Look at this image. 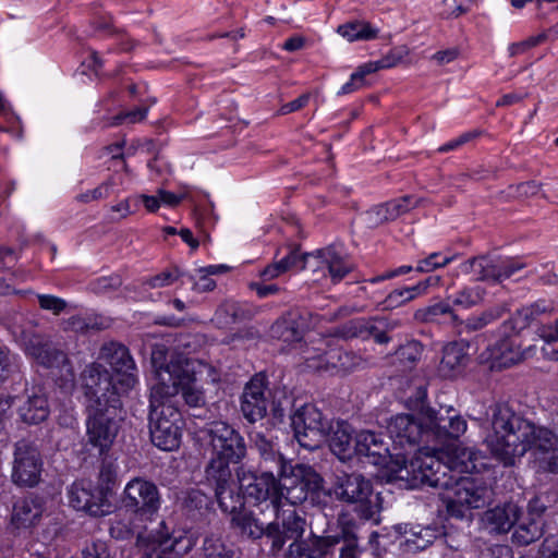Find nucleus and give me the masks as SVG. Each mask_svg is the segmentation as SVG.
I'll use <instances>...</instances> for the list:
<instances>
[{"label": "nucleus", "instance_id": "nucleus-17", "mask_svg": "<svg viewBox=\"0 0 558 558\" xmlns=\"http://www.w3.org/2000/svg\"><path fill=\"white\" fill-rule=\"evenodd\" d=\"M268 377L264 372L255 374L245 384L241 396V412L250 423H256L267 415L268 400Z\"/></svg>", "mask_w": 558, "mask_h": 558}, {"label": "nucleus", "instance_id": "nucleus-51", "mask_svg": "<svg viewBox=\"0 0 558 558\" xmlns=\"http://www.w3.org/2000/svg\"><path fill=\"white\" fill-rule=\"evenodd\" d=\"M366 219L369 226L377 227L388 221L396 220L395 215L392 214L391 207L389 203H384L377 206H374L366 213Z\"/></svg>", "mask_w": 558, "mask_h": 558}, {"label": "nucleus", "instance_id": "nucleus-15", "mask_svg": "<svg viewBox=\"0 0 558 558\" xmlns=\"http://www.w3.org/2000/svg\"><path fill=\"white\" fill-rule=\"evenodd\" d=\"M99 359L112 369L122 391H129L137 383L136 365L129 349L119 342L105 343L100 349Z\"/></svg>", "mask_w": 558, "mask_h": 558}, {"label": "nucleus", "instance_id": "nucleus-35", "mask_svg": "<svg viewBox=\"0 0 558 558\" xmlns=\"http://www.w3.org/2000/svg\"><path fill=\"white\" fill-rule=\"evenodd\" d=\"M230 463L217 457L210 458L205 469V477L208 486L214 488H228L234 482Z\"/></svg>", "mask_w": 558, "mask_h": 558}, {"label": "nucleus", "instance_id": "nucleus-7", "mask_svg": "<svg viewBox=\"0 0 558 558\" xmlns=\"http://www.w3.org/2000/svg\"><path fill=\"white\" fill-rule=\"evenodd\" d=\"M86 435L88 442L97 448L100 456H105L111 449L123 421L122 401L112 397L108 403H87Z\"/></svg>", "mask_w": 558, "mask_h": 558}, {"label": "nucleus", "instance_id": "nucleus-38", "mask_svg": "<svg viewBox=\"0 0 558 558\" xmlns=\"http://www.w3.org/2000/svg\"><path fill=\"white\" fill-rule=\"evenodd\" d=\"M268 392L271 396L270 415L274 424L282 423L287 414L292 410L293 397L281 389H276L274 392L268 390Z\"/></svg>", "mask_w": 558, "mask_h": 558}, {"label": "nucleus", "instance_id": "nucleus-63", "mask_svg": "<svg viewBox=\"0 0 558 558\" xmlns=\"http://www.w3.org/2000/svg\"><path fill=\"white\" fill-rule=\"evenodd\" d=\"M15 368L14 356L10 354L9 350L0 347V378L2 380L8 378Z\"/></svg>", "mask_w": 558, "mask_h": 558}, {"label": "nucleus", "instance_id": "nucleus-6", "mask_svg": "<svg viewBox=\"0 0 558 558\" xmlns=\"http://www.w3.org/2000/svg\"><path fill=\"white\" fill-rule=\"evenodd\" d=\"M254 448L260 457V469L272 470L278 481L277 488H324V478L314 468L292 464L279 451L278 444L262 433H256Z\"/></svg>", "mask_w": 558, "mask_h": 558}, {"label": "nucleus", "instance_id": "nucleus-26", "mask_svg": "<svg viewBox=\"0 0 558 558\" xmlns=\"http://www.w3.org/2000/svg\"><path fill=\"white\" fill-rule=\"evenodd\" d=\"M17 414L26 425H38L45 422L50 415L48 397L40 389L26 393V399L17 408Z\"/></svg>", "mask_w": 558, "mask_h": 558}, {"label": "nucleus", "instance_id": "nucleus-49", "mask_svg": "<svg viewBox=\"0 0 558 558\" xmlns=\"http://www.w3.org/2000/svg\"><path fill=\"white\" fill-rule=\"evenodd\" d=\"M389 329V324L385 318L368 319L365 339L373 338L378 344H387L390 341Z\"/></svg>", "mask_w": 558, "mask_h": 558}, {"label": "nucleus", "instance_id": "nucleus-4", "mask_svg": "<svg viewBox=\"0 0 558 558\" xmlns=\"http://www.w3.org/2000/svg\"><path fill=\"white\" fill-rule=\"evenodd\" d=\"M283 490H279L280 502L278 510L274 507L276 521L267 526L252 511L245 509L231 518L232 526L246 538L257 539L267 535L272 541V550H280L288 539H298L303 535L305 522L296 515L293 509L284 510Z\"/></svg>", "mask_w": 558, "mask_h": 558}, {"label": "nucleus", "instance_id": "nucleus-29", "mask_svg": "<svg viewBox=\"0 0 558 558\" xmlns=\"http://www.w3.org/2000/svg\"><path fill=\"white\" fill-rule=\"evenodd\" d=\"M44 512L41 501L29 495L15 502L12 513V523L16 527H29L34 525Z\"/></svg>", "mask_w": 558, "mask_h": 558}, {"label": "nucleus", "instance_id": "nucleus-41", "mask_svg": "<svg viewBox=\"0 0 558 558\" xmlns=\"http://www.w3.org/2000/svg\"><path fill=\"white\" fill-rule=\"evenodd\" d=\"M536 333L547 343V347L543 348L544 354L550 360L558 361V349L551 345V343L558 342V318L554 324L541 325Z\"/></svg>", "mask_w": 558, "mask_h": 558}, {"label": "nucleus", "instance_id": "nucleus-8", "mask_svg": "<svg viewBox=\"0 0 558 558\" xmlns=\"http://www.w3.org/2000/svg\"><path fill=\"white\" fill-rule=\"evenodd\" d=\"M148 427L154 446L165 451H172L180 446L183 417L178 407L161 399L153 402L149 393Z\"/></svg>", "mask_w": 558, "mask_h": 558}, {"label": "nucleus", "instance_id": "nucleus-62", "mask_svg": "<svg viewBox=\"0 0 558 558\" xmlns=\"http://www.w3.org/2000/svg\"><path fill=\"white\" fill-rule=\"evenodd\" d=\"M198 280H195V278L192 275H185L187 277L189 281L193 284V290L198 293L209 292L213 291L216 288V281L209 277L206 272H201Z\"/></svg>", "mask_w": 558, "mask_h": 558}, {"label": "nucleus", "instance_id": "nucleus-42", "mask_svg": "<svg viewBox=\"0 0 558 558\" xmlns=\"http://www.w3.org/2000/svg\"><path fill=\"white\" fill-rule=\"evenodd\" d=\"M438 316H448L453 324L458 322V315L453 313L448 302L436 303L416 313V317H421L426 323L437 322Z\"/></svg>", "mask_w": 558, "mask_h": 558}, {"label": "nucleus", "instance_id": "nucleus-31", "mask_svg": "<svg viewBox=\"0 0 558 558\" xmlns=\"http://www.w3.org/2000/svg\"><path fill=\"white\" fill-rule=\"evenodd\" d=\"M404 530L405 543L409 548L415 550L425 549L429 544L434 542L440 535L447 536V532L445 526H409L405 524L404 526H399V530Z\"/></svg>", "mask_w": 558, "mask_h": 558}, {"label": "nucleus", "instance_id": "nucleus-14", "mask_svg": "<svg viewBox=\"0 0 558 558\" xmlns=\"http://www.w3.org/2000/svg\"><path fill=\"white\" fill-rule=\"evenodd\" d=\"M355 456L365 457L368 462L380 469L393 470L397 456L393 454V444L389 446V436L371 429H362L354 436Z\"/></svg>", "mask_w": 558, "mask_h": 558}, {"label": "nucleus", "instance_id": "nucleus-21", "mask_svg": "<svg viewBox=\"0 0 558 558\" xmlns=\"http://www.w3.org/2000/svg\"><path fill=\"white\" fill-rule=\"evenodd\" d=\"M194 545L195 542L187 534L159 535L148 539L145 545V558H179L189 553Z\"/></svg>", "mask_w": 558, "mask_h": 558}, {"label": "nucleus", "instance_id": "nucleus-59", "mask_svg": "<svg viewBox=\"0 0 558 558\" xmlns=\"http://www.w3.org/2000/svg\"><path fill=\"white\" fill-rule=\"evenodd\" d=\"M38 303L40 308L50 311L54 315H59L68 306V303L63 299L51 294H38Z\"/></svg>", "mask_w": 558, "mask_h": 558}, {"label": "nucleus", "instance_id": "nucleus-54", "mask_svg": "<svg viewBox=\"0 0 558 558\" xmlns=\"http://www.w3.org/2000/svg\"><path fill=\"white\" fill-rule=\"evenodd\" d=\"M308 254H301L298 247L290 248L288 254L278 260L282 271L286 272L290 269H304Z\"/></svg>", "mask_w": 558, "mask_h": 558}, {"label": "nucleus", "instance_id": "nucleus-16", "mask_svg": "<svg viewBox=\"0 0 558 558\" xmlns=\"http://www.w3.org/2000/svg\"><path fill=\"white\" fill-rule=\"evenodd\" d=\"M218 504L223 512L231 518L244 511L246 506H274L277 510L280 502L279 490H254L245 494V490H216Z\"/></svg>", "mask_w": 558, "mask_h": 558}, {"label": "nucleus", "instance_id": "nucleus-58", "mask_svg": "<svg viewBox=\"0 0 558 558\" xmlns=\"http://www.w3.org/2000/svg\"><path fill=\"white\" fill-rule=\"evenodd\" d=\"M392 214L395 215L396 219L400 217L401 215H404L409 213L411 209L418 206L420 199H415L411 195H404L402 197L391 199L388 202Z\"/></svg>", "mask_w": 558, "mask_h": 558}, {"label": "nucleus", "instance_id": "nucleus-45", "mask_svg": "<svg viewBox=\"0 0 558 558\" xmlns=\"http://www.w3.org/2000/svg\"><path fill=\"white\" fill-rule=\"evenodd\" d=\"M99 487L113 488L121 484L118 475V465L107 458H104L99 469Z\"/></svg>", "mask_w": 558, "mask_h": 558}, {"label": "nucleus", "instance_id": "nucleus-56", "mask_svg": "<svg viewBox=\"0 0 558 558\" xmlns=\"http://www.w3.org/2000/svg\"><path fill=\"white\" fill-rule=\"evenodd\" d=\"M286 558H327L326 553L319 548H310L303 543L294 542L290 545Z\"/></svg>", "mask_w": 558, "mask_h": 558}, {"label": "nucleus", "instance_id": "nucleus-34", "mask_svg": "<svg viewBox=\"0 0 558 558\" xmlns=\"http://www.w3.org/2000/svg\"><path fill=\"white\" fill-rule=\"evenodd\" d=\"M512 542L520 546H526L542 537L544 524L537 518L523 517L514 524Z\"/></svg>", "mask_w": 558, "mask_h": 558}, {"label": "nucleus", "instance_id": "nucleus-3", "mask_svg": "<svg viewBox=\"0 0 558 558\" xmlns=\"http://www.w3.org/2000/svg\"><path fill=\"white\" fill-rule=\"evenodd\" d=\"M426 396H421V415L425 423L426 445L423 450L437 457L447 451L452 454L456 468L461 473H480L485 468L477 450L456 446V441L466 430V421L452 408L435 410L424 404Z\"/></svg>", "mask_w": 558, "mask_h": 558}, {"label": "nucleus", "instance_id": "nucleus-11", "mask_svg": "<svg viewBox=\"0 0 558 558\" xmlns=\"http://www.w3.org/2000/svg\"><path fill=\"white\" fill-rule=\"evenodd\" d=\"M290 418L294 437L303 448L315 450L326 441L330 418L314 404L302 405Z\"/></svg>", "mask_w": 558, "mask_h": 558}, {"label": "nucleus", "instance_id": "nucleus-1", "mask_svg": "<svg viewBox=\"0 0 558 558\" xmlns=\"http://www.w3.org/2000/svg\"><path fill=\"white\" fill-rule=\"evenodd\" d=\"M389 439L393 444V454L397 456L396 469H378L375 474L377 485H395L401 482L400 488H418L427 485L432 488H451L442 469L447 466L438 457L423 450L426 445L425 423L421 411L418 417L412 413H400L391 416L386 425Z\"/></svg>", "mask_w": 558, "mask_h": 558}, {"label": "nucleus", "instance_id": "nucleus-33", "mask_svg": "<svg viewBox=\"0 0 558 558\" xmlns=\"http://www.w3.org/2000/svg\"><path fill=\"white\" fill-rule=\"evenodd\" d=\"M238 488H272L278 487V481L272 470L255 472L244 466L236 469Z\"/></svg>", "mask_w": 558, "mask_h": 558}, {"label": "nucleus", "instance_id": "nucleus-47", "mask_svg": "<svg viewBox=\"0 0 558 558\" xmlns=\"http://www.w3.org/2000/svg\"><path fill=\"white\" fill-rule=\"evenodd\" d=\"M368 320L365 318H355L338 327L336 335L343 339L361 338L365 339Z\"/></svg>", "mask_w": 558, "mask_h": 558}, {"label": "nucleus", "instance_id": "nucleus-39", "mask_svg": "<svg viewBox=\"0 0 558 558\" xmlns=\"http://www.w3.org/2000/svg\"><path fill=\"white\" fill-rule=\"evenodd\" d=\"M338 33L353 41L374 39L377 37L378 31L373 28L369 23L355 21L340 25Z\"/></svg>", "mask_w": 558, "mask_h": 558}, {"label": "nucleus", "instance_id": "nucleus-18", "mask_svg": "<svg viewBox=\"0 0 558 558\" xmlns=\"http://www.w3.org/2000/svg\"><path fill=\"white\" fill-rule=\"evenodd\" d=\"M118 490H69V502L77 511L106 515L117 508Z\"/></svg>", "mask_w": 558, "mask_h": 558}, {"label": "nucleus", "instance_id": "nucleus-48", "mask_svg": "<svg viewBox=\"0 0 558 558\" xmlns=\"http://www.w3.org/2000/svg\"><path fill=\"white\" fill-rule=\"evenodd\" d=\"M484 294L485 290L481 287L464 288L452 298L451 302L452 305L469 308L478 304L483 300Z\"/></svg>", "mask_w": 558, "mask_h": 558}, {"label": "nucleus", "instance_id": "nucleus-12", "mask_svg": "<svg viewBox=\"0 0 558 558\" xmlns=\"http://www.w3.org/2000/svg\"><path fill=\"white\" fill-rule=\"evenodd\" d=\"M44 461L34 440L22 438L14 444L12 482L20 487L34 488L41 480Z\"/></svg>", "mask_w": 558, "mask_h": 558}, {"label": "nucleus", "instance_id": "nucleus-57", "mask_svg": "<svg viewBox=\"0 0 558 558\" xmlns=\"http://www.w3.org/2000/svg\"><path fill=\"white\" fill-rule=\"evenodd\" d=\"M180 277H185V274L181 272L178 268H174L173 270H165L156 276L150 277L145 281V283L150 288H162L170 286Z\"/></svg>", "mask_w": 558, "mask_h": 558}, {"label": "nucleus", "instance_id": "nucleus-43", "mask_svg": "<svg viewBox=\"0 0 558 558\" xmlns=\"http://www.w3.org/2000/svg\"><path fill=\"white\" fill-rule=\"evenodd\" d=\"M369 482L365 481L364 476L356 472H348L344 469H337L335 471V488H368Z\"/></svg>", "mask_w": 558, "mask_h": 558}, {"label": "nucleus", "instance_id": "nucleus-53", "mask_svg": "<svg viewBox=\"0 0 558 558\" xmlns=\"http://www.w3.org/2000/svg\"><path fill=\"white\" fill-rule=\"evenodd\" d=\"M122 286L119 275L104 276L89 283V289L96 294H105L118 290Z\"/></svg>", "mask_w": 558, "mask_h": 558}, {"label": "nucleus", "instance_id": "nucleus-44", "mask_svg": "<svg viewBox=\"0 0 558 558\" xmlns=\"http://www.w3.org/2000/svg\"><path fill=\"white\" fill-rule=\"evenodd\" d=\"M204 553L207 558H236L231 546H227L221 538L209 536L204 542Z\"/></svg>", "mask_w": 558, "mask_h": 558}, {"label": "nucleus", "instance_id": "nucleus-23", "mask_svg": "<svg viewBox=\"0 0 558 558\" xmlns=\"http://www.w3.org/2000/svg\"><path fill=\"white\" fill-rule=\"evenodd\" d=\"M452 495L444 497L447 512L450 517L469 519L473 509L486 505V490H450Z\"/></svg>", "mask_w": 558, "mask_h": 558}, {"label": "nucleus", "instance_id": "nucleus-13", "mask_svg": "<svg viewBox=\"0 0 558 558\" xmlns=\"http://www.w3.org/2000/svg\"><path fill=\"white\" fill-rule=\"evenodd\" d=\"M82 388L87 403L98 400L100 403H108L112 397L121 399L125 391L120 389L117 378L99 363L87 365L81 374Z\"/></svg>", "mask_w": 558, "mask_h": 558}, {"label": "nucleus", "instance_id": "nucleus-37", "mask_svg": "<svg viewBox=\"0 0 558 558\" xmlns=\"http://www.w3.org/2000/svg\"><path fill=\"white\" fill-rule=\"evenodd\" d=\"M317 254L322 263L326 265L333 282L341 281L351 271V266L333 246L319 250Z\"/></svg>", "mask_w": 558, "mask_h": 558}, {"label": "nucleus", "instance_id": "nucleus-10", "mask_svg": "<svg viewBox=\"0 0 558 558\" xmlns=\"http://www.w3.org/2000/svg\"><path fill=\"white\" fill-rule=\"evenodd\" d=\"M202 439L207 441L211 456L240 463L246 456V444L241 433L225 421H211L201 429Z\"/></svg>", "mask_w": 558, "mask_h": 558}, {"label": "nucleus", "instance_id": "nucleus-27", "mask_svg": "<svg viewBox=\"0 0 558 558\" xmlns=\"http://www.w3.org/2000/svg\"><path fill=\"white\" fill-rule=\"evenodd\" d=\"M137 496L126 495L122 490L121 497L123 507L135 512L142 519H150L160 507L158 490H136Z\"/></svg>", "mask_w": 558, "mask_h": 558}, {"label": "nucleus", "instance_id": "nucleus-5", "mask_svg": "<svg viewBox=\"0 0 558 558\" xmlns=\"http://www.w3.org/2000/svg\"><path fill=\"white\" fill-rule=\"evenodd\" d=\"M156 368L157 384L151 387L153 402L182 393V398L191 408H202L206 404L204 390L197 385L196 374L187 359L171 357L165 364L157 365V359L153 357Z\"/></svg>", "mask_w": 558, "mask_h": 558}, {"label": "nucleus", "instance_id": "nucleus-50", "mask_svg": "<svg viewBox=\"0 0 558 558\" xmlns=\"http://www.w3.org/2000/svg\"><path fill=\"white\" fill-rule=\"evenodd\" d=\"M415 292L410 288L397 289L390 292L381 302L383 310H393L415 299Z\"/></svg>", "mask_w": 558, "mask_h": 558}, {"label": "nucleus", "instance_id": "nucleus-40", "mask_svg": "<svg viewBox=\"0 0 558 558\" xmlns=\"http://www.w3.org/2000/svg\"><path fill=\"white\" fill-rule=\"evenodd\" d=\"M422 353L423 345L416 340H411L401 344L396 350L395 356L403 369H412L417 361H420Z\"/></svg>", "mask_w": 558, "mask_h": 558}, {"label": "nucleus", "instance_id": "nucleus-22", "mask_svg": "<svg viewBox=\"0 0 558 558\" xmlns=\"http://www.w3.org/2000/svg\"><path fill=\"white\" fill-rule=\"evenodd\" d=\"M326 441L331 452L342 462L355 456L354 429L350 423L343 420H330V428Z\"/></svg>", "mask_w": 558, "mask_h": 558}, {"label": "nucleus", "instance_id": "nucleus-55", "mask_svg": "<svg viewBox=\"0 0 558 558\" xmlns=\"http://www.w3.org/2000/svg\"><path fill=\"white\" fill-rule=\"evenodd\" d=\"M524 264L513 258L497 257V282L510 278L515 271L522 269Z\"/></svg>", "mask_w": 558, "mask_h": 558}, {"label": "nucleus", "instance_id": "nucleus-36", "mask_svg": "<svg viewBox=\"0 0 558 558\" xmlns=\"http://www.w3.org/2000/svg\"><path fill=\"white\" fill-rule=\"evenodd\" d=\"M215 315L220 324L234 325L251 320L254 311L245 304L227 301L219 305Z\"/></svg>", "mask_w": 558, "mask_h": 558}, {"label": "nucleus", "instance_id": "nucleus-61", "mask_svg": "<svg viewBox=\"0 0 558 558\" xmlns=\"http://www.w3.org/2000/svg\"><path fill=\"white\" fill-rule=\"evenodd\" d=\"M111 185H112V182L107 181L92 191L78 194L76 196V199L81 203H89L92 201L106 198L109 195V187Z\"/></svg>", "mask_w": 558, "mask_h": 558}, {"label": "nucleus", "instance_id": "nucleus-64", "mask_svg": "<svg viewBox=\"0 0 558 558\" xmlns=\"http://www.w3.org/2000/svg\"><path fill=\"white\" fill-rule=\"evenodd\" d=\"M541 558H558V537H546L541 547Z\"/></svg>", "mask_w": 558, "mask_h": 558}, {"label": "nucleus", "instance_id": "nucleus-25", "mask_svg": "<svg viewBox=\"0 0 558 558\" xmlns=\"http://www.w3.org/2000/svg\"><path fill=\"white\" fill-rule=\"evenodd\" d=\"M341 498L345 499L364 519H373L383 509L386 497L378 490H341Z\"/></svg>", "mask_w": 558, "mask_h": 558}, {"label": "nucleus", "instance_id": "nucleus-60", "mask_svg": "<svg viewBox=\"0 0 558 558\" xmlns=\"http://www.w3.org/2000/svg\"><path fill=\"white\" fill-rule=\"evenodd\" d=\"M83 558H110L108 546L105 542L96 541L86 545L82 550Z\"/></svg>", "mask_w": 558, "mask_h": 558}, {"label": "nucleus", "instance_id": "nucleus-24", "mask_svg": "<svg viewBox=\"0 0 558 558\" xmlns=\"http://www.w3.org/2000/svg\"><path fill=\"white\" fill-rule=\"evenodd\" d=\"M26 352L39 365L47 368H59L68 363V356L62 350L38 335H34L27 340Z\"/></svg>", "mask_w": 558, "mask_h": 558}, {"label": "nucleus", "instance_id": "nucleus-9", "mask_svg": "<svg viewBox=\"0 0 558 558\" xmlns=\"http://www.w3.org/2000/svg\"><path fill=\"white\" fill-rule=\"evenodd\" d=\"M531 326L526 314L518 310L513 316L499 327L500 339L480 355L481 363H486L492 372L511 367L522 360V352L512 339L513 335Z\"/></svg>", "mask_w": 558, "mask_h": 558}, {"label": "nucleus", "instance_id": "nucleus-19", "mask_svg": "<svg viewBox=\"0 0 558 558\" xmlns=\"http://www.w3.org/2000/svg\"><path fill=\"white\" fill-rule=\"evenodd\" d=\"M310 329V313L301 308L284 312L270 327L274 339L287 343L300 342Z\"/></svg>", "mask_w": 558, "mask_h": 558}, {"label": "nucleus", "instance_id": "nucleus-28", "mask_svg": "<svg viewBox=\"0 0 558 558\" xmlns=\"http://www.w3.org/2000/svg\"><path fill=\"white\" fill-rule=\"evenodd\" d=\"M474 281L497 282V257L482 255L466 259L460 267Z\"/></svg>", "mask_w": 558, "mask_h": 558}, {"label": "nucleus", "instance_id": "nucleus-30", "mask_svg": "<svg viewBox=\"0 0 558 558\" xmlns=\"http://www.w3.org/2000/svg\"><path fill=\"white\" fill-rule=\"evenodd\" d=\"M470 343L459 340L444 347L440 367L442 371L459 373L470 361Z\"/></svg>", "mask_w": 558, "mask_h": 558}, {"label": "nucleus", "instance_id": "nucleus-32", "mask_svg": "<svg viewBox=\"0 0 558 558\" xmlns=\"http://www.w3.org/2000/svg\"><path fill=\"white\" fill-rule=\"evenodd\" d=\"M507 312H509L507 304H499L486 310L478 316L469 317L466 320H461L458 318V322L454 323V326L459 335L470 333L477 331L489 323L501 318Z\"/></svg>", "mask_w": 558, "mask_h": 558}, {"label": "nucleus", "instance_id": "nucleus-2", "mask_svg": "<svg viewBox=\"0 0 558 558\" xmlns=\"http://www.w3.org/2000/svg\"><path fill=\"white\" fill-rule=\"evenodd\" d=\"M489 411L492 432L485 442L494 457L513 465L517 458L533 450L550 472L558 473V436L553 430L535 425L506 403L494 404Z\"/></svg>", "mask_w": 558, "mask_h": 558}, {"label": "nucleus", "instance_id": "nucleus-46", "mask_svg": "<svg viewBox=\"0 0 558 558\" xmlns=\"http://www.w3.org/2000/svg\"><path fill=\"white\" fill-rule=\"evenodd\" d=\"M454 259V256L446 255L441 252H434L420 259L415 267L417 272H430L442 268Z\"/></svg>", "mask_w": 558, "mask_h": 558}, {"label": "nucleus", "instance_id": "nucleus-20", "mask_svg": "<svg viewBox=\"0 0 558 558\" xmlns=\"http://www.w3.org/2000/svg\"><path fill=\"white\" fill-rule=\"evenodd\" d=\"M522 515V507L514 501L498 504L486 510L482 517V525L489 534H507Z\"/></svg>", "mask_w": 558, "mask_h": 558}, {"label": "nucleus", "instance_id": "nucleus-52", "mask_svg": "<svg viewBox=\"0 0 558 558\" xmlns=\"http://www.w3.org/2000/svg\"><path fill=\"white\" fill-rule=\"evenodd\" d=\"M101 327L97 324L95 318L90 316H71L65 320L64 330H71L74 332L86 333L89 330H99Z\"/></svg>", "mask_w": 558, "mask_h": 558}]
</instances>
